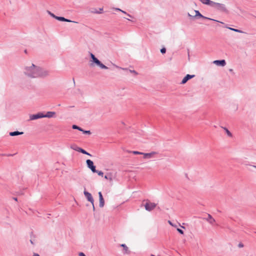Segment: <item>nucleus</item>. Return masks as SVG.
<instances>
[{
  "label": "nucleus",
  "instance_id": "nucleus-1",
  "mask_svg": "<svg viewBox=\"0 0 256 256\" xmlns=\"http://www.w3.org/2000/svg\"><path fill=\"white\" fill-rule=\"evenodd\" d=\"M23 74L30 78H44L50 76L49 70L36 66L34 64H30L24 66Z\"/></svg>",
  "mask_w": 256,
  "mask_h": 256
},
{
  "label": "nucleus",
  "instance_id": "nucleus-2",
  "mask_svg": "<svg viewBox=\"0 0 256 256\" xmlns=\"http://www.w3.org/2000/svg\"><path fill=\"white\" fill-rule=\"evenodd\" d=\"M212 7L220 12H226V6L223 4L218 3L214 2Z\"/></svg>",
  "mask_w": 256,
  "mask_h": 256
},
{
  "label": "nucleus",
  "instance_id": "nucleus-3",
  "mask_svg": "<svg viewBox=\"0 0 256 256\" xmlns=\"http://www.w3.org/2000/svg\"><path fill=\"white\" fill-rule=\"evenodd\" d=\"M156 206V204L154 202H152L149 200H147L146 203L144 204V208L148 212H150L153 210Z\"/></svg>",
  "mask_w": 256,
  "mask_h": 256
},
{
  "label": "nucleus",
  "instance_id": "nucleus-4",
  "mask_svg": "<svg viewBox=\"0 0 256 256\" xmlns=\"http://www.w3.org/2000/svg\"><path fill=\"white\" fill-rule=\"evenodd\" d=\"M86 163L87 164V166L90 169V170L93 172H96V166L94 165V162L90 160H86Z\"/></svg>",
  "mask_w": 256,
  "mask_h": 256
},
{
  "label": "nucleus",
  "instance_id": "nucleus-5",
  "mask_svg": "<svg viewBox=\"0 0 256 256\" xmlns=\"http://www.w3.org/2000/svg\"><path fill=\"white\" fill-rule=\"evenodd\" d=\"M194 12L196 13V15L194 16V17L199 16L200 18H204V19H206V20H214V21H215V22H217L223 24L222 22H221L218 21L217 20H214V19H212V18H208V17H206L205 16H202L200 12L198 10H195Z\"/></svg>",
  "mask_w": 256,
  "mask_h": 256
},
{
  "label": "nucleus",
  "instance_id": "nucleus-6",
  "mask_svg": "<svg viewBox=\"0 0 256 256\" xmlns=\"http://www.w3.org/2000/svg\"><path fill=\"white\" fill-rule=\"evenodd\" d=\"M43 113L42 112H38L35 114H31L30 116V120H37L38 118H43Z\"/></svg>",
  "mask_w": 256,
  "mask_h": 256
},
{
  "label": "nucleus",
  "instance_id": "nucleus-7",
  "mask_svg": "<svg viewBox=\"0 0 256 256\" xmlns=\"http://www.w3.org/2000/svg\"><path fill=\"white\" fill-rule=\"evenodd\" d=\"M84 194L87 200L90 202L92 204H93V202H94V198L91 194L89 192L86 191V190H84Z\"/></svg>",
  "mask_w": 256,
  "mask_h": 256
},
{
  "label": "nucleus",
  "instance_id": "nucleus-8",
  "mask_svg": "<svg viewBox=\"0 0 256 256\" xmlns=\"http://www.w3.org/2000/svg\"><path fill=\"white\" fill-rule=\"evenodd\" d=\"M43 118H52L56 117V113L54 112H47L46 114H43Z\"/></svg>",
  "mask_w": 256,
  "mask_h": 256
},
{
  "label": "nucleus",
  "instance_id": "nucleus-9",
  "mask_svg": "<svg viewBox=\"0 0 256 256\" xmlns=\"http://www.w3.org/2000/svg\"><path fill=\"white\" fill-rule=\"evenodd\" d=\"M156 152H152L150 153H144L143 152L142 155L144 156V158L148 159V158H154V155H156Z\"/></svg>",
  "mask_w": 256,
  "mask_h": 256
},
{
  "label": "nucleus",
  "instance_id": "nucleus-10",
  "mask_svg": "<svg viewBox=\"0 0 256 256\" xmlns=\"http://www.w3.org/2000/svg\"><path fill=\"white\" fill-rule=\"evenodd\" d=\"M195 76L194 75H190V74H186L184 78L182 79V82H181V84H186L188 80H189L194 78Z\"/></svg>",
  "mask_w": 256,
  "mask_h": 256
},
{
  "label": "nucleus",
  "instance_id": "nucleus-11",
  "mask_svg": "<svg viewBox=\"0 0 256 256\" xmlns=\"http://www.w3.org/2000/svg\"><path fill=\"white\" fill-rule=\"evenodd\" d=\"M213 63L217 66H224L226 64V62L224 60H216L213 62Z\"/></svg>",
  "mask_w": 256,
  "mask_h": 256
},
{
  "label": "nucleus",
  "instance_id": "nucleus-12",
  "mask_svg": "<svg viewBox=\"0 0 256 256\" xmlns=\"http://www.w3.org/2000/svg\"><path fill=\"white\" fill-rule=\"evenodd\" d=\"M73 150L76 151L82 152L83 154H86V155H88L90 156H92V155L90 154H89L88 152H86L82 148H80V147H76V148H73Z\"/></svg>",
  "mask_w": 256,
  "mask_h": 256
},
{
  "label": "nucleus",
  "instance_id": "nucleus-13",
  "mask_svg": "<svg viewBox=\"0 0 256 256\" xmlns=\"http://www.w3.org/2000/svg\"><path fill=\"white\" fill-rule=\"evenodd\" d=\"M56 19L57 20H58L60 21H62V22H69L78 23V22H76L72 21V20H70L64 17H62V16H57Z\"/></svg>",
  "mask_w": 256,
  "mask_h": 256
},
{
  "label": "nucleus",
  "instance_id": "nucleus-14",
  "mask_svg": "<svg viewBox=\"0 0 256 256\" xmlns=\"http://www.w3.org/2000/svg\"><path fill=\"white\" fill-rule=\"evenodd\" d=\"M205 220L211 224H213L216 221L210 214H208V218H206Z\"/></svg>",
  "mask_w": 256,
  "mask_h": 256
},
{
  "label": "nucleus",
  "instance_id": "nucleus-15",
  "mask_svg": "<svg viewBox=\"0 0 256 256\" xmlns=\"http://www.w3.org/2000/svg\"><path fill=\"white\" fill-rule=\"evenodd\" d=\"M202 3L204 4L210 6L212 7L213 4V1L210 0H199Z\"/></svg>",
  "mask_w": 256,
  "mask_h": 256
},
{
  "label": "nucleus",
  "instance_id": "nucleus-16",
  "mask_svg": "<svg viewBox=\"0 0 256 256\" xmlns=\"http://www.w3.org/2000/svg\"><path fill=\"white\" fill-rule=\"evenodd\" d=\"M24 134L23 132H18V131H15V132H10V136H16L22 134Z\"/></svg>",
  "mask_w": 256,
  "mask_h": 256
},
{
  "label": "nucleus",
  "instance_id": "nucleus-17",
  "mask_svg": "<svg viewBox=\"0 0 256 256\" xmlns=\"http://www.w3.org/2000/svg\"><path fill=\"white\" fill-rule=\"evenodd\" d=\"M99 200H100V204H99L100 207V208L104 207V200L103 197H101L100 198H99Z\"/></svg>",
  "mask_w": 256,
  "mask_h": 256
},
{
  "label": "nucleus",
  "instance_id": "nucleus-18",
  "mask_svg": "<svg viewBox=\"0 0 256 256\" xmlns=\"http://www.w3.org/2000/svg\"><path fill=\"white\" fill-rule=\"evenodd\" d=\"M122 247L124 248V254H128V246L125 244H122L120 245Z\"/></svg>",
  "mask_w": 256,
  "mask_h": 256
},
{
  "label": "nucleus",
  "instance_id": "nucleus-19",
  "mask_svg": "<svg viewBox=\"0 0 256 256\" xmlns=\"http://www.w3.org/2000/svg\"><path fill=\"white\" fill-rule=\"evenodd\" d=\"M224 129L228 136H230V137L232 136V134L230 132L228 128H224Z\"/></svg>",
  "mask_w": 256,
  "mask_h": 256
},
{
  "label": "nucleus",
  "instance_id": "nucleus-20",
  "mask_svg": "<svg viewBox=\"0 0 256 256\" xmlns=\"http://www.w3.org/2000/svg\"><path fill=\"white\" fill-rule=\"evenodd\" d=\"M98 66L102 69H106V70L108 69V68L104 64H102L101 62L98 64Z\"/></svg>",
  "mask_w": 256,
  "mask_h": 256
},
{
  "label": "nucleus",
  "instance_id": "nucleus-21",
  "mask_svg": "<svg viewBox=\"0 0 256 256\" xmlns=\"http://www.w3.org/2000/svg\"><path fill=\"white\" fill-rule=\"evenodd\" d=\"M232 30V31H234V32H240V33H242V32L240 30H238V29H235V28H229V27H226Z\"/></svg>",
  "mask_w": 256,
  "mask_h": 256
},
{
  "label": "nucleus",
  "instance_id": "nucleus-22",
  "mask_svg": "<svg viewBox=\"0 0 256 256\" xmlns=\"http://www.w3.org/2000/svg\"><path fill=\"white\" fill-rule=\"evenodd\" d=\"M72 128L73 129L78 130L80 131L82 130V129L81 128H80V127H79L78 126L75 125V124L72 125Z\"/></svg>",
  "mask_w": 256,
  "mask_h": 256
},
{
  "label": "nucleus",
  "instance_id": "nucleus-23",
  "mask_svg": "<svg viewBox=\"0 0 256 256\" xmlns=\"http://www.w3.org/2000/svg\"><path fill=\"white\" fill-rule=\"evenodd\" d=\"M92 62L97 66H98V64L100 62L96 58H94Z\"/></svg>",
  "mask_w": 256,
  "mask_h": 256
},
{
  "label": "nucleus",
  "instance_id": "nucleus-24",
  "mask_svg": "<svg viewBox=\"0 0 256 256\" xmlns=\"http://www.w3.org/2000/svg\"><path fill=\"white\" fill-rule=\"evenodd\" d=\"M104 178L106 179H107V180H112V177H111V176L109 174H107L106 175L104 176Z\"/></svg>",
  "mask_w": 256,
  "mask_h": 256
},
{
  "label": "nucleus",
  "instance_id": "nucleus-25",
  "mask_svg": "<svg viewBox=\"0 0 256 256\" xmlns=\"http://www.w3.org/2000/svg\"><path fill=\"white\" fill-rule=\"evenodd\" d=\"M81 132H82L84 134H91V132H90V130H85L82 129V130H81Z\"/></svg>",
  "mask_w": 256,
  "mask_h": 256
},
{
  "label": "nucleus",
  "instance_id": "nucleus-26",
  "mask_svg": "<svg viewBox=\"0 0 256 256\" xmlns=\"http://www.w3.org/2000/svg\"><path fill=\"white\" fill-rule=\"evenodd\" d=\"M132 153L134 154H143V152H139L138 151H133Z\"/></svg>",
  "mask_w": 256,
  "mask_h": 256
},
{
  "label": "nucleus",
  "instance_id": "nucleus-27",
  "mask_svg": "<svg viewBox=\"0 0 256 256\" xmlns=\"http://www.w3.org/2000/svg\"><path fill=\"white\" fill-rule=\"evenodd\" d=\"M48 13L51 16L54 18H56L57 16H55L54 14L50 12L49 11L48 12Z\"/></svg>",
  "mask_w": 256,
  "mask_h": 256
},
{
  "label": "nucleus",
  "instance_id": "nucleus-28",
  "mask_svg": "<svg viewBox=\"0 0 256 256\" xmlns=\"http://www.w3.org/2000/svg\"><path fill=\"white\" fill-rule=\"evenodd\" d=\"M96 173H97L98 174V176H102L103 174H104V173L102 172V171H98V170H96Z\"/></svg>",
  "mask_w": 256,
  "mask_h": 256
},
{
  "label": "nucleus",
  "instance_id": "nucleus-29",
  "mask_svg": "<svg viewBox=\"0 0 256 256\" xmlns=\"http://www.w3.org/2000/svg\"><path fill=\"white\" fill-rule=\"evenodd\" d=\"M114 66L116 68H118L122 69V70H128L127 68H120V66H116V64H114Z\"/></svg>",
  "mask_w": 256,
  "mask_h": 256
},
{
  "label": "nucleus",
  "instance_id": "nucleus-30",
  "mask_svg": "<svg viewBox=\"0 0 256 256\" xmlns=\"http://www.w3.org/2000/svg\"><path fill=\"white\" fill-rule=\"evenodd\" d=\"M90 56L91 58L92 59V61L94 60V58H96V57L94 56V55L92 53L90 54Z\"/></svg>",
  "mask_w": 256,
  "mask_h": 256
},
{
  "label": "nucleus",
  "instance_id": "nucleus-31",
  "mask_svg": "<svg viewBox=\"0 0 256 256\" xmlns=\"http://www.w3.org/2000/svg\"><path fill=\"white\" fill-rule=\"evenodd\" d=\"M160 52L162 53V54H165L166 52V49L165 48H162L161 50H160Z\"/></svg>",
  "mask_w": 256,
  "mask_h": 256
},
{
  "label": "nucleus",
  "instance_id": "nucleus-32",
  "mask_svg": "<svg viewBox=\"0 0 256 256\" xmlns=\"http://www.w3.org/2000/svg\"><path fill=\"white\" fill-rule=\"evenodd\" d=\"M130 72L134 74L135 75H137L138 74V72L134 70H129Z\"/></svg>",
  "mask_w": 256,
  "mask_h": 256
},
{
  "label": "nucleus",
  "instance_id": "nucleus-33",
  "mask_svg": "<svg viewBox=\"0 0 256 256\" xmlns=\"http://www.w3.org/2000/svg\"><path fill=\"white\" fill-rule=\"evenodd\" d=\"M177 230L180 234H184V231L182 230H181V229H180L179 228H177Z\"/></svg>",
  "mask_w": 256,
  "mask_h": 256
},
{
  "label": "nucleus",
  "instance_id": "nucleus-34",
  "mask_svg": "<svg viewBox=\"0 0 256 256\" xmlns=\"http://www.w3.org/2000/svg\"><path fill=\"white\" fill-rule=\"evenodd\" d=\"M244 166H252V167H253V168H254V166H254V165L250 164L248 162H244Z\"/></svg>",
  "mask_w": 256,
  "mask_h": 256
},
{
  "label": "nucleus",
  "instance_id": "nucleus-35",
  "mask_svg": "<svg viewBox=\"0 0 256 256\" xmlns=\"http://www.w3.org/2000/svg\"><path fill=\"white\" fill-rule=\"evenodd\" d=\"M244 244L242 243V242H240L238 244V247L240 248H243L244 247Z\"/></svg>",
  "mask_w": 256,
  "mask_h": 256
},
{
  "label": "nucleus",
  "instance_id": "nucleus-36",
  "mask_svg": "<svg viewBox=\"0 0 256 256\" xmlns=\"http://www.w3.org/2000/svg\"><path fill=\"white\" fill-rule=\"evenodd\" d=\"M168 224H169L170 225H171V226H174V227H176V225H174V224L172 222H171L170 220H168Z\"/></svg>",
  "mask_w": 256,
  "mask_h": 256
},
{
  "label": "nucleus",
  "instance_id": "nucleus-37",
  "mask_svg": "<svg viewBox=\"0 0 256 256\" xmlns=\"http://www.w3.org/2000/svg\"><path fill=\"white\" fill-rule=\"evenodd\" d=\"M78 256H86L82 252H80L79 254H78Z\"/></svg>",
  "mask_w": 256,
  "mask_h": 256
},
{
  "label": "nucleus",
  "instance_id": "nucleus-38",
  "mask_svg": "<svg viewBox=\"0 0 256 256\" xmlns=\"http://www.w3.org/2000/svg\"><path fill=\"white\" fill-rule=\"evenodd\" d=\"M98 196H99V198H100L101 197H103L102 194L100 192H98Z\"/></svg>",
  "mask_w": 256,
  "mask_h": 256
},
{
  "label": "nucleus",
  "instance_id": "nucleus-39",
  "mask_svg": "<svg viewBox=\"0 0 256 256\" xmlns=\"http://www.w3.org/2000/svg\"><path fill=\"white\" fill-rule=\"evenodd\" d=\"M76 147H78L76 146V145H74V146H70L71 148L73 149V148H76Z\"/></svg>",
  "mask_w": 256,
  "mask_h": 256
},
{
  "label": "nucleus",
  "instance_id": "nucleus-40",
  "mask_svg": "<svg viewBox=\"0 0 256 256\" xmlns=\"http://www.w3.org/2000/svg\"><path fill=\"white\" fill-rule=\"evenodd\" d=\"M32 256H40L38 254L34 253V254Z\"/></svg>",
  "mask_w": 256,
  "mask_h": 256
},
{
  "label": "nucleus",
  "instance_id": "nucleus-41",
  "mask_svg": "<svg viewBox=\"0 0 256 256\" xmlns=\"http://www.w3.org/2000/svg\"><path fill=\"white\" fill-rule=\"evenodd\" d=\"M114 10H116L120 11V12H121V10H120L119 8H115Z\"/></svg>",
  "mask_w": 256,
  "mask_h": 256
},
{
  "label": "nucleus",
  "instance_id": "nucleus-42",
  "mask_svg": "<svg viewBox=\"0 0 256 256\" xmlns=\"http://www.w3.org/2000/svg\"><path fill=\"white\" fill-rule=\"evenodd\" d=\"M92 206L93 210L94 211L95 210V208H94V202H93V204H92Z\"/></svg>",
  "mask_w": 256,
  "mask_h": 256
},
{
  "label": "nucleus",
  "instance_id": "nucleus-43",
  "mask_svg": "<svg viewBox=\"0 0 256 256\" xmlns=\"http://www.w3.org/2000/svg\"><path fill=\"white\" fill-rule=\"evenodd\" d=\"M128 16V17H130V18H132V16H131L130 14H128L127 13V14H126Z\"/></svg>",
  "mask_w": 256,
  "mask_h": 256
},
{
  "label": "nucleus",
  "instance_id": "nucleus-44",
  "mask_svg": "<svg viewBox=\"0 0 256 256\" xmlns=\"http://www.w3.org/2000/svg\"><path fill=\"white\" fill-rule=\"evenodd\" d=\"M121 12H122L123 14H127L126 12L125 11H124V10H121Z\"/></svg>",
  "mask_w": 256,
  "mask_h": 256
},
{
  "label": "nucleus",
  "instance_id": "nucleus-45",
  "mask_svg": "<svg viewBox=\"0 0 256 256\" xmlns=\"http://www.w3.org/2000/svg\"><path fill=\"white\" fill-rule=\"evenodd\" d=\"M13 199L15 200V201H17L18 200V198H14Z\"/></svg>",
  "mask_w": 256,
  "mask_h": 256
},
{
  "label": "nucleus",
  "instance_id": "nucleus-46",
  "mask_svg": "<svg viewBox=\"0 0 256 256\" xmlns=\"http://www.w3.org/2000/svg\"><path fill=\"white\" fill-rule=\"evenodd\" d=\"M30 242L32 244H34V242L32 240H30Z\"/></svg>",
  "mask_w": 256,
  "mask_h": 256
},
{
  "label": "nucleus",
  "instance_id": "nucleus-47",
  "mask_svg": "<svg viewBox=\"0 0 256 256\" xmlns=\"http://www.w3.org/2000/svg\"><path fill=\"white\" fill-rule=\"evenodd\" d=\"M188 16H190V17H192V16H191L189 13H188Z\"/></svg>",
  "mask_w": 256,
  "mask_h": 256
},
{
  "label": "nucleus",
  "instance_id": "nucleus-48",
  "mask_svg": "<svg viewBox=\"0 0 256 256\" xmlns=\"http://www.w3.org/2000/svg\"><path fill=\"white\" fill-rule=\"evenodd\" d=\"M230 70V72H232V69H230V70Z\"/></svg>",
  "mask_w": 256,
  "mask_h": 256
},
{
  "label": "nucleus",
  "instance_id": "nucleus-49",
  "mask_svg": "<svg viewBox=\"0 0 256 256\" xmlns=\"http://www.w3.org/2000/svg\"><path fill=\"white\" fill-rule=\"evenodd\" d=\"M254 168L256 169V166H253Z\"/></svg>",
  "mask_w": 256,
  "mask_h": 256
},
{
  "label": "nucleus",
  "instance_id": "nucleus-50",
  "mask_svg": "<svg viewBox=\"0 0 256 256\" xmlns=\"http://www.w3.org/2000/svg\"><path fill=\"white\" fill-rule=\"evenodd\" d=\"M102 8L100 9V11H102Z\"/></svg>",
  "mask_w": 256,
  "mask_h": 256
}]
</instances>
